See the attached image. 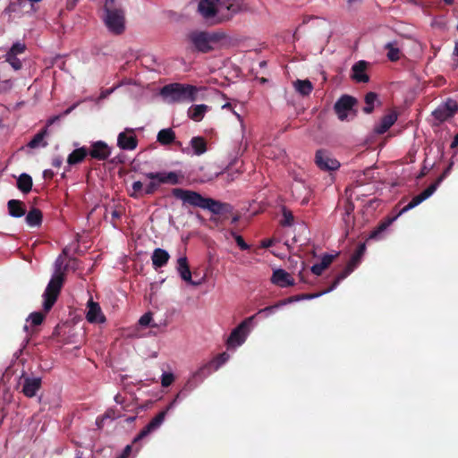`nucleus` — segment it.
I'll list each match as a JSON object with an SVG mask.
<instances>
[{"label":"nucleus","mask_w":458,"mask_h":458,"mask_svg":"<svg viewBox=\"0 0 458 458\" xmlns=\"http://www.w3.org/2000/svg\"><path fill=\"white\" fill-rule=\"evenodd\" d=\"M62 264L63 262L61 261V256L56 259L55 261V273H56V269L60 267V272L64 273V271L66 269H68L69 267L72 268L73 270H76L78 268V265H79V260L75 258H70L69 259V262L68 264L65 265L64 268V271H62ZM55 274H54L53 276H55Z\"/></svg>","instance_id":"nucleus-39"},{"label":"nucleus","mask_w":458,"mask_h":458,"mask_svg":"<svg viewBox=\"0 0 458 458\" xmlns=\"http://www.w3.org/2000/svg\"><path fill=\"white\" fill-rule=\"evenodd\" d=\"M53 176H54V172L52 170H45L44 171V177L45 178L51 179V178H53Z\"/></svg>","instance_id":"nucleus-61"},{"label":"nucleus","mask_w":458,"mask_h":458,"mask_svg":"<svg viewBox=\"0 0 458 458\" xmlns=\"http://www.w3.org/2000/svg\"><path fill=\"white\" fill-rule=\"evenodd\" d=\"M61 118V115H55V116H52L50 117L47 121V125L45 128L47 129V127L51 126L52 124H54L56 121H58L59 119Z\"/></svg>","instance_id":"nucleus-56"},{"label":"nucleus","mask_w":458,"mask_h":458,"mask_svg":"<svg viewBox=\"0 0 458 458\" xmlns=\"http://www.w3.org/2000/svg\"><path fill=\"white\" fill-rule=\"evenodd\" d=\"M222 108H223V109H228V110L232 111V112H233V114L237 117V119H238L239 121H242V116H241V114H240L238 112H236V111L234 110V107H233V104H232V103L227 102V103L224 104V105L222 106Z\"/></svg>","instance_id":"nucleus-54"},{"label":"nucleus","mask_w":458,"mask_h":458,"mask_svg":"<svg viewBox=\"0 0 458 458\" xmlns=\"http://www.w3.org/2000/svg\"><path fill=\"white\" fill-rule=\"evenodd\" d=\"M62 163L63 161L61 157H55L52 161V165L59 168L62 165Z\"/></svg>","instance_id":"nucleus-59"},{"label":"nucleus","mask_w":458,"mask_h":458,"mask_svg":"<svg viewBox=\"0 0 458 458\" xmlns=\"http://www.w3.org/2000/svg\"><path fill=\"white\" fill-rule=\"evenodd\" d=\"M377 99V94L375 92H369L365 95L364 101L366 106L363 107V112L371 114L374 110V103Z\"/></svg>","instance_id":"nucleus-37"},{"label":"nucleus","mask_w":458,"mask_h":458,"mask_svg":"<svg viewBox=\"0 0 458 458\" xmlns=\"http://www.w3.org/2000/svg\"><path fill=\"white\" fill-rule=\"evenodd\" d=\"M368 65L369 63L364 60H360L355 63L352 67V79L356 82H368L369 81V77L366 73Z\"/></svg>","instance_id":"nucleus-20"},{"label":"nucleus","mask_w":458,"mask_h":458,"mask_svg":"<svg viewBox=\"0 0 458 458\" xmlns=\"http://www.w3.org/2000/svg\"><path fill=\"white\" fill-rule=\"evenodd\" d=\"M87 310L86 318L89 323H104L106 321L99 303L93 301L92 299L89 300Z\"/></svg>","instance_id":"nucleus-17"},{"label":"nucleus","mask_w":458,"mask_h":458,"mask_svg":"<svg viewBox=\"0 0 458 458\" xmlns=\"http://www.w3.org/2000/svg\"><path fill=\"white\" fill-rule=\"evenodd\" d=\"M177 271L183 281L190 283L192 285H197V284L191 280V272L190 270L188 259L185 256L180 257L177 259Z\"/></svg>","instance_id":"nucleus-25"},{"label":"nucleus","mask_w":458,"mask_h":458,"mask_svg":"<svg viewBox=\"0 0 458 458\" xmlns=\"http://www.w3.org/2000/svg\"><path fill=\"white\" fill-rule=\"evenodd\" d=\"M160 184L161 183H158L157 180H151V182L144 188L145 195L154 194L157 191Z\"/></svg>","instance_id":"nucleus-46"},{"label":"nucleus","mask_w":458,"mask_h":458,"mask_svg":"<svg viewBox=\"0 0 458 458\" xmlns=\"http://www.w3.org/2000/svg\"><path fill=\"white\" fill-rule=\"evenodd\" d=\"M397 113L391 111L381 118L380 123L375 127L374 131L377 134H384L397 120Z\"/></svg>","instance_id":"nucleus-22"},{"label":"nucleus","mask_w":458,"mask_h":458,"mask_svg":"<svg viewBox=\"0 0 458 458\" xmlns=\"http://www.w3.org/2000/svg\"><path fill=\"white\" fill-rule=\"evenodd\" d=\"M25 49H26V47L24 44L16 42L12 46L10 50L7 52L6 55L17 56V55L22 54L25 51Z\"/></svg>","instance_id":"nucleus-43"},{"label":"nucleus","mask_w":458,"mask_h":458,"mask_svg":"<svg viewBox=\"0 0 458 458\" xmlns=\"http://www.w3.org/2000/svg\"><path fill=\"white\" fill-rule=\"evenodd\" d=\"M169 259L170 255L165 250L161 248L155 249L151 256L153 267L155 269L163 267L167 264Z\"/></svg>","instance_id":"nucleus-26"},{"label":"nucleus","mask_w":458,"mask_h":458,"mask_svg":"<svg viewBox=\"0 0 458 458\" xmlns=\"http://www.w3.org/2000/svg\"><path fill=\"white\" fill-rule=\"evenodd\" d=\"M132 447L131 445H127L123 450L122 454H119L116 458H128L131 453Z\"/></svg>","instance_id":"nucleus-55"},{"label":"nucleus","mask_w":458,"mask_h":458,"mask_svg":"<svg viewBox=\"0 0 458 458\" xmlns=\"http://www.w3.org/2000/svg\"><path fill=\"white\" fill-rule=\"evenodd\" d=\"M213 369L211 368V364L208 362L204 364L193 373L192 377L187 381L184 388L191 391L198 386L199 382H202L204 378L210 375Z\"/></svg>","instance_id":"nucleus-14"},{"label":"nucleus","mask_w":458,"mask_h":458,"mask_svg":"<svg viewBox=\"0 0 458 458\" xmlns=\"http://www.w3.org/2000/svg\"><path fill=\"white\" fill-rule=\"evenodd\" d=\"M338 253L335 255L333 254H324L321 259V264L324 266V267L327 268L331 263L334 261V259L337 257Z\"/></svg>","instance_id":"nucleus-49"},{"label":"nucleus","mask_w":458,"mask_h":458,"mask_svg":"<svg viewBox=\"0 0 458 458\" xmlns=\"http://www.w3.org/2000/svg\"><path fill=\"white\" fill-rule=\"evenodd\" d=\"M42 380L40 377H23L21 393L28 398L36 396L37 392L41 388Z\"/></svg>","instance_id":"nucleus-18"},{"label":"nucleus","mask_w":458,"mask_h":458,"mask_svg":"<svg viewBox=\"0 0 458 458\" xmlns=\"http://www.w3.org/2000/svg\"><path fill=\"white\" fill-rule=\"evenodd\" d=\"M232 233L234 236L235 242H236L237 245L240 247L241 250H246L250 249V245H248L245 242L244 239L241 235H238V234H236L234 233Z\"/></svg>","instance_id":"nucleus-50"},{"label":"nucleus","mask_w":458,"mask_h":458,"mask_svg":"<svg viewBox=\"0 0 458 458\" xmlns=\"http://www.w3.org/2000/svg\"><path fill=\"white\" fill-rule=\"evenodd\" d=\"M47 134V128L42 129L40 131H38L32 140L28 143V147L30 148H35L39 147L40 145L42 147H46L47 145V142L44 140L46 135Z\"/></svg>","instance_id":"nucleus-35"},{"label":"nucleus","mask_w":458,"mask_h":458,"mask_svg":"<svg viewBox=\"0 0 458 458\" xmlns=\"http://www.w3.org/2000/svg\"><path fill=\"white\" fill-rule=\"evenodd\" d=\"M293 302V298H287L276 303L275 305L267 306L259 311V313H271L275 310L280 308L283 305Z\"/></svg>","instance_id":"nucleus-41"},{"label":"nucleus","mask_w":458,"mask_h":458,"mask_svg":"<svg viewBox=\"0 0 458 458\" xmlns=\"http://www.w3.org/2000/svg\"><path fill=\"white\" fill-rule=\"evenodd\" d=\"M453 164L451 163L445 170L444 172L438 176V178L436 180L435 182L431 183L426 190H424L419 195H416L411 199V200L404 206L401 211L399 212L398 216L402 215L403 213L415 208L416 206L420 205L422 201L429 198L437 189L438 185L442 182V181L448 175L452 169Z\"/></svg>","instance_id":"nucleus-6"},{"label":"nucleus","mask_w":458,"mask_h":458,"mask_svg":"<svg viewBox=\"0 0 458 458\" xmlns=\"http://www.w3.org/2000/svg\"><path fill=\"white\" fill-rule=\"evenodd\" d=\"M6 61L14 70H20L22 66L21 60L17 56L6 55Z\"/></svg>","instance_id":"nucleus-48"},{"label":"nucleus","mask_w":458,"mask_h":458,"mask_svg":"<svg viewBox=\"0 0 458 458\" xmlns=\"http://www.w3.org/2000/svg\"><path fill=\"white\" fill-rule=\"evenodd\" d=\"M252 318L253 317L244 319L234 329H233L227 339V345L229 347L239 346L245 342L247 331Z\"/></svg>","instance_id":"nucleus-11"},{"label":"nucleus","mask_w":458,"mask_h":458,"mask_svg":"<svg viewBox=\"0 0 458 458\" xmlns=\"http://www.w3.org/2000/svg\"><path fill=\"white\" fill-rule=\"evenodd\" d=\"M145 175L150 180H157L158 183L176 185L181 182L180 176L176 172H150L147 173Z\"/></svg>","instance_id":"nucleus-15"},{"label":"nucleus","mask_w":458,"mask_h":458,"mask_svg":"<svg viewBox=\"0 0 458 458\" xmlns=\"http://www.w3.org/2000/svg\"><path fill=\"white\" fill-rule=\"evenodd\" d=\"M315 164L322 171H336L340 167V162L332 157L331 154L325 149H318L315 154Z\"/></svg>","instance_id":"nucleus-10"},{"label":"nucleus","mask_w":458,"mask_h":458,"mask_svg":"<svg viewBox=\"0 0 458 458\" xmlns=\"http://www.w3.org/2000/svg\"><path fill=\"white\" fill-rule=\"evenodd\" d=\"M199 90V89L193 85L171 83L161 89V95L172 103L193 102L197 100Z\"/></svg>","instance_id":"nucleus-4"},{"label":"nucleus","mask_w":458,"mask_h":458,"mask_svg":"<svg viewBox=\"0 0 458 458\" xmlns=\"http://www.w3.org/2000/svg\"><path fill=\"white\" fill-rule=\"evenodd\" d=\"M325 269L327 268L321 263L314 264L311 267V272L316 276H321Z\"/></svg>","instance_id":"nucleus-53"},{"label":"nucleus","mask_w":458,"mask_h":458,"mask_svg":"<svg viewBox=\"0 0 458 458\" xmlns=\"http://www.w3.org/2000/svg\"><path fill=\"white\" fill-rule=\"evenodd\" d=\"M283 216L284 219L281 221V225L283 226H291L293 224L294 217L292 211L287 208H284Z\"/></svg>","instance_id":"nucleus-44"},{"label":"nucleus","mask_w":458,"mask_h":458,"mask_svg":"<svg viewBox=\"0 0 458 458\" xmlns=\"http://www.w3.org/2000/svg\"><path fill=\"white\" fill-rule=\"evenodd\" d=\"M198 10L206 20L216 19V22L231 21L236 14L246 12L245 0H200Z\"/></svg>","instance_id":"nucleus-1"},{"label":"nucleus","mask_w":458,"mask_h":458,"mask_svg":"<svg viewBox=\"0 0 458 458\" xmlns=\"http://www.w3.org/2000/svg\"><path fill=\"white\" fill-rule=\"evenodd\" d=\"M180 394H177L176 397L167 405V407L158 412L140 431V433L134 437L133 444H136L140 440L143 439L147 436H148L151 432L157 429L162 423L164 422L165 416L167 414V411L171 410L175 403L177 402V399L179 398Z\"/></svg>","instance_id":"nucleus-7"},{"label":"nucleus","mask_w":458,"mask_h":458,"mask_svg":"<svg viewBox=\"0 0 458 458\" xmlns=\"http://www.w3.org/2000/svg\"><path fill=\"white\" fill-rule=\"evenodd\" d=\"M157 140L161 145H169L175 140V132L171 128L162 129L158 131Z\"/></svg>","instance_id":"nucleus-29"},{"label":"nucleus","mask_w":458,"mask_h":458,"mask_svg":"<svg viewBox=\"0 0 458 458\" xmlns=\"http://www.w3.org/2000/svg\"><path fill=\"white\" fill-rule=\"evenodd\" d=\"M335 288H336V286H334V282L332 283L331 286L328 287L327 289L324 290V291H321L319 293H302L301 294V300H310V299H314V298H317V297H319L323 294H326L327 293H330L331 291H333Z\"/></svg>","instance_id":"nucleus-42"},{"label":"nucleus","mask_w":458,"mask_h":458,"mask_svg":"<svg viewBox=\"0 0 458 458\" xmlns=\"http://www.w3.org/2000/svg\"><path fill=\"white\" fill-rule=\"evenodd\" d=\"M174 381V376L173 373H163L161 377V385L164 387H168Z\"/></svg>","instance_id":"nucleus-47"},{"label":"nucleus","mask_w":458,"mask_h":458,"mask_svg":"<svg viewBox=\"0 0 458 458\" xmlns=\"http://www.w3.org/2000/svg\"><path fill=\"white\" fill-rule=\"evenodd\" d=\"M458 146V134L454 137V140L451 143V148H454Z\"/></svg>","instance_id":"nucleus-62"},{"label":"nucleus","mask_w":458,"mask_h":458,"mask_svg":"<svg viewBox=\"0 0 458 458\" xmlns=\"http://www.w3.org/2000/svg\"><path fill=\"white\" fill-rule=\"evenodd\" d=\"M229 354L227 352H222L216 355L208 363L211 364L213 370H217L222 365H224L229 360Z\"/></svg>","instance_id":"nucleus-38"},{"label":"nucleus","mask_w":458,"mask_h":458,"mask_svg":"<svg viewBox=\"0 0 458 458\" xmlns=\"http://www.w3.org/2000/svg\"><path fill=\"white\" fill-rule=\"evenodd\" d=\"M294 87L302 96H309L313 89V85L309 80H297L294 82Z\"/></svg>","instance_id":"nucleus-34"},{"label":"nucleus","mask_w":458,"mask_h":458,"mask_svg":"<svg viewBox=\"0 0 458 458\" xmlns=\"http://www.w3.org/2000/svg\"><path fill=\"white\" fill-rule=\"evenodd\" d=\"M104 10V22L108 30L114 35L123 34L125 30V15L116 0H106Z\"/></svg>","instance_id":"nucleus-5"},{"label":"nucleus","mask_w":458,"mask_h":458,"mask_svg":"<svg viewBox=\"0 0 458 458\" xmlns=\"http://www.w3.org/2000/svg\"><path fill=\"white\" fill-rule=\"evenodd\" d=\"M204 209H208L210 212L216 215L224 214L231 210V206L227 203H222L210 198H206L204 202Z\"/></svg>","instance_id":"nucleus-23"},{"label":"nucleus","mask_w":458,"mask_h":458,"mask_svg":"<svg viewBox=\"0 0 458 458\" xmlns=\"http://www.w3.org/2000/svg\"><path fill=\"white\" fill-rule=\"evenodd\" d=\"M271 281L274 284L280 287L293 286L294 279L284 269H276L273 272Z\"/></svg>","instance_id":"nucleus-21"},{"label":"nucleus","mask_w":458,"mask_h":458,"mask_svg":"<svg viewBox=\"0 0 458 458\" xmlns=\"http://www.w3.org/2000/svg\"><path fill=\"white\" fill-rule=\"evenodd\" d=\"M357 104V99L350 95H343L334 106V110L339 120L347 119L350 113L352 112L353 106Z\"/></svg>","instance_id":"nucleus-12"},{"label":"nucleus","mask_w":458,"mask_h":458,"mask_svg":"<svg viewBox=\"0 0 458 458\" xmlns=\"http://www.w3.org/2000/svg\"><path fill=\"white\" fill-rule=\"evenodd\" d=\"M88 155V148L86 147L76 148L68 156L67 163L70 165L80 164Z\"/></svg>","instance_id":"nucleus-28"},{"label":"nucleus","mask_w":458,"mask_h":458,"mask_svg":"<svg viewBox=\"0 0 458 458\" xmlns=\"http://www.w3.org/2000/svg\"><path fill=\"white\" fill-rule=\"evenodd\" d=\"M396 217H387L381 221L378 225L370 233L369 239H378L380 234L392 224Z\"/></svg>","instance_id":"nucleus-36"},{"label":"nucleus","mask_w":458,"mask_h":458,"mask_svg":"<svg viewBox=\"0 0 458 458\" xmlns=\"http://www.w3.org/2000/svg\"><path fill=\"white\" fill-rule=\"evenodd\" d=\"M103 417L107 420H114L116 418H119L120 417V412L117 411L116 410L114 409H108L104 414H103Z\"/></svg>","instance_id":"nucleus-51"},{"label":"nucleus","mask_w":458,"mask_h":458,"mask_svg":"<svg viewBox=\"0 0 458 458\" xmlns=\"http://www.w3.org/2000/svg\"><path fill=\"white\" fill-rule=\"evenodd\" d=\"M81 456H82V453H81V451H78V452L76 453V456H75V458H82Z\"/></svg>","instance_id":"nucleus-64"},{"label":"nucleus","mask_w":458,"mask_h":458,"mask_svg":"<svg viewBox=\"0 0 458 458\" xmlns=\"http://www.w3.org/2000/svg\"><path fill=\"white\" fill-rule=\"evenodd\" d=\"M79 0H67L66 8L68 10H73Z\"/></svg>","instance_id":"nucleus-57"},{"label":"nucleus","mask_w":458,"mask_h":458,"mask_svg":"<svg viewBox=\"0 0 458 458\" xmlns=\"http://www.w3.org/2000/svg\"><path fill=\"white\" fill-rule=\"evenodd\" d=\"M191 146L197 156H200L207 151V141L203 137H193L191 140Z\"/></svg>","instance_id":"nucleus-32"},{"label":"nucleus","mask_w":458,"mask_h":458,"mask_svg":"<svg viewBox=\"0 0 458 458\" xmlns=\"http://www.w3.org/2000/svg\"><path fill=\"white\" fill-rule=\"evenodd\" d=\"M111 215L113 219H119L122 216V212L114 209L112 211Z\"/></svg>","instance_id":"nucleus-60"},{"label":"nucleus","mask_w":458,"mask_h":458,"mask_svg":"<svg viewBox=\"0 0 458 458\" xmlns=\"http://www.w3.org/2000/svg\"><path fill=\"white\" fill-rule=\"evenodd\" d=\"M365 251L366 244L363 242L360 243L354 253L352 255L346 267L343 269V271L336 275L334 280V286H337L344 279H345L351 273H352V271L360 265Z\"/></svg>","instance_id":"nucleus-8"},{"label":"nucleus","mask_w":458,"mask_h":458,"mask_svg":"<svg viewBox=\"0 0 458 458\" xmlns=\"http://www.w3.org/2000/svg\"><path fill=\"white\" fill-rule=\"evenodd\" d=\"M172 195L181 199L183 205H189L192 207L203 208L206 198L203 197L197 191L191 190H184L182 188H174L172 190Z\"/></svg>","instance_id":"nucleus-9"},{"label":"nucleus","mask_w":458,"mask_h":458,"mask_svg":"<svg viewBox=\"0 0 458 458\" xmlns=\"http://www.w3.org/2000/svg\"><path fill=\"white\" fill-rule=\"evenodd\" d=\"M188 38L195 51L206 54L217 48L225 38V34L217 31L193 30L189 33Z\"/></svg>","instance_id":"nucleus-3"},{"label":"nucleus","mask_w":458,"mask_h":458,"mask_svg":"<svg viewBox=\"0 0 458 458\" xmlns=\"http://www.w3.org/2000/svg\"><path fill=\"white\" fill-rule=\"evenodd\" d=\"M385 49L387 50L386 56L392 62H396L400 59L401 51L398 47V42H388L385 45Z\"/></svg>","instance_id":"nucleus-33"},{"label":"nucleus","mask_w":458,"mask_h":458,"mask_svg":"<svg viewBox=\"0 0 458 458\" xmlns=\"http://www.w3.org/2000/svg\"><path fill=\"white\" fill-rule=\"evenodd\" d=\"M88 154L93 159L104 161L111 155V148L106 142L98 140L92 143L90 150H88Z\"/></svg>","instance_id":"nucleus-16"},{"label":"nucleus","mask_w":458,"mask_h":458,"mask_svg":"<svg viewBox=\"0 0 458 458\" xmlns=\"http://www.w3.org/2000/svg\"><path fill=\"white\" fill-rule=\"evenodd\" d=\"M457 111L458 103L452 98H447L444 104L440 105L433 111L432 115L436 120L444 122L453 117Z\"/></svg>","instance_id":"nucleus-13"},{"label":"nucleus","mask_w":458,"mask_h":458,"mask_svg":"<svg viewBox=\"0 0 458 458\" xmlns=\"http://www.w3.org/2000/svg\"><path fill=\"white\" fill-rule=\"evenodd\" d=\"M32 184V178L28 174H21L17 180V188L25 194L31 191Z\"/></svg>","instance_id":"nucleus-31"},{"label":"nucleus","mask_w":458,"mask_h":458,"mask_svg":"<svg viewBox=\"0 0 458 458\" xmlns=\"http://www.w3.org/2000/svg\"><path fill=\"white\" fill-rule=\"evenodd\" d=\"M454 55L458 56V41L455 42L454 48Z\"/></svg>","instance_id":"nucleus-63"},{"label":"nucleus","mask_w":458,"mask_h":458,"mask_svg":"<svg viewBox=\"0 0 458 458\" xmlns=\"http://www.w3.org/2000/svg\"><path fill=\"white\" fill-rule=\"evenodd\" d=\"M64 284V273L60 272V267L52 276L43 293V312L37 311L30 314L28 320H30L32 326H39L43 323L46 314L50 311L55 303L61 289Z\"/></svg>","instance_id":"nucleus-2"},{"label":"nucleus","mask_w":458,"mask_h":458,"mask_svg":"<svg viewBox=\"0 0 458 458\" xmlns=\"http://www.w3.org/2000/svg\"><path fill=\"white\" fill-rule=\"evenodd\" d=\"M210 110L211 106L205 104L192 105L189 107L187 114L194 122H200L204 118L205 114Z\"/></svg>","instance_id":"nucleus-24"},{"label":"nucleus","mask_w":458,"mask_h":458,"mask_svg":"<svg viewBox=\"0 0 458 458\" xmlns=\"http://www.w3.org/2000/svg\"><path fill=\"white\" fill-rule=\"evenodd\" d=\"M145 195L143 184L141 182H134L131 185V191L129 192V196L133 199H140Z\"/></svg>","instance_id":"nucleus-40"},{"label":"nucleus","mask_w":458,"mask_h":458,"mask_svg":"<svg viewBox=\"0 0 458 458\" xmlns=\"http://www.w3.org/2000/svg\"><path fill=\"white\" fill-rule=\"evenodd\" d=\"M117 145L124 150H132L137 148L138 140L133 131H123L117 138Z\"/></svg>","instance_id":"nucleus-19"},{"label":"nucleus","mask_w":458,"mask_h":458,"mask_svg":"<svg viewBox=\"0 0 458 458\" xmlns=\"http://www.w3.org/2000/svg\"><path fill=\"white\" fill-rule=\"evenodd\" d=\"M8 213L13 217H21L26 214L25 204L21 200L10 199L7 202Z\"/></svg>","instance_id":"nucleus-27"},{"label":"nucleus","mask_w":458,"mask_h":458,"mask_svg":"<svg viewBox=\"0 0 458 458\" xmlns=\"http://www.w3.org/2000/svg\"><path fill=\"white\" fill-rule=\"evenodd\" d=\"M152 320V314L150 312L145 313L139 320V323L142 327L150 326Z\"/></svg>","instance_id":"nucleus-52"},{"label":"nucleus","mask_w":458,"mask_h":458,"mask_svg":"<svg viewBox=\"0 0 458 458\" xmlns=\"http://www.w3.org/2000/svg\"><path fill=\"white\" fill-rule=\"evenodd\" d=\"M42 212L36 208H31L27 214L25 220L30 226H39L42 224Z\"/></svg>","instance_id":"nucleus-30"},{"label":"nucleus","mask_w":458,"mask_h":458,"mask_svg":"<svg viewBox=\"0 0 458 458\" xmlns=\"http://www.w3.org/2000/svg\"><path fill=\"white\" fill-rule=\"evenodd\" d=\"M353 210H354V205L352 202H348L345 205V212H344V216L343 217L346 226H349V225L352 222L351 220H353V218L351 217V215L353 212Z\"/></svg>","instance_id":"nucleus-45"},{"label":"nucleus","mask_w":458,"mask_h":458,"mask_svg":"<svg viewBox=\"0 0 458 458\" xmlns=\"http://www.w3.org/2000/svg\"><path fill=\"white\" fill-rule=\"evenodd\" d=\"M105 420L106 419L103 417V415L97 418L96 424L98 428H102L104 427Z\"/></svg>","instance_id":"nucleus-58"}]
</instances>
